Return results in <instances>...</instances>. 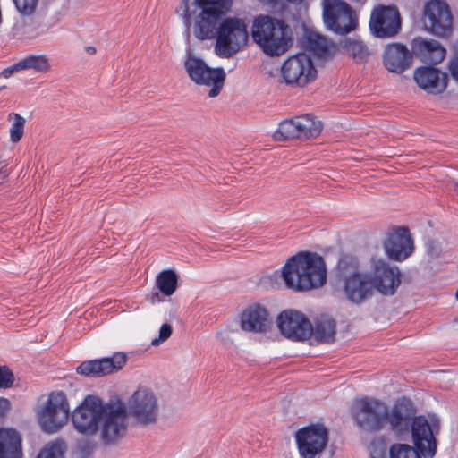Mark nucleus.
I'll return each instance as SVG.
<instances>
[{
  "mask_svg": "<svg viewBox=\"0 0 458 458\" xmlns=\"http://www.w3.org/2000/svg\"><path fill=\"white\" fill-rule=\"evenodd\" d=\"M106 408L99 398L87 396L72 415L75 428L86 435L97 433Z\"/></svg>",
  "mask_w": 458,
  "mask_h": 458,
  "instance_id": "11",
  "label": "nucleus"
},
{
  "mask_svg": "<svg viewBox=\"0 0 458 458\" xmlns=\"http://www.w3.org/2000/svg\"><path fill=\"white\" fill-rule=\"evenodd\" d=\"M13 3L21 14L30 15L36 11L38 0H13Z\"/></svg>",
  "mask_w": 458,
  "mask_h": 458,
  "instance_id": "36",
  "label": "nucleus"
},
{
  "mask_svg": "<svg viewBox=\"0 0 458 458\" xmlns=\"http://www.w3.org/2000/svg\"><path fill=\"white\" fill-rule=\"evenodd\" d=\"M7 120L9 123H11V127L9 130L10 140L13 143H17L21 140L23 136L26 120L16 113L9 114Z\"/></svg>",
  "mask_w": 458,
  "mask_h": 458,
  "instance_id": "32",
  "label": "nucleus"
},
{
  "mask_svg": "<svg viewBox=\"0 0 458 458\" xmlns=\"http://www.w3.org/2000/svg\"><path fill=\"white\" fill-rule=\"evenodd\" d=\"M412 61V50L402 43H390L385 48L383 64L391 72L402 73L411 66Z\"/></svg>",
  "mask_w": 458,
  "mask_h": 458,
  "instance_id": "21",
  "label": "nucleus"
},
{
  "mask_svg": "<svg viewBox=\"0 0 458 458\" xmlns=\"http://www.w3.org/2000/svg\"><path fill=\"white\" fill-rule=\"evenodd\" d=\"M11 408V403L8 399L0 397V417L5 415Z\"/></svg>",
  "mask_w": 458,
  "mask_h": 458,
  "instance_id": "41",
  "label": "nucleus"
},
{
  "mask_svg": "<svg viewBox=\"0 0 458 458\" xmlns=\"http://www.w3.org/2000/svg\"><path fill=\"white\" fill-rule=\"evenodd\" d=\"M232 0H195V10L191 12L187 4L183 7L184 23L196 38H207L215 30L216 21H220L231 7Z\"/></svg>",
  "mask_w": 458,
  "mask_h": 458,
  "instance_id": "4",
  "label": "nucleus"
},
{
  "mask_svg": "<svg viewBox=\"0 0 458 458\" xmlns=\"http://www.w3.org/2000/svg\"><path fill=\"white\" fill-rule=\"evenodd\" d=\"M454 51H455V55L458 56V41L454 45Z\"/></svg>",
  "mask_w": 458,
  "mask_h": 458,
  "instance_id": "46",
  "label": "nucleus"
},
{
  "mask_svg": "<svg viewBox=\"0 0 458 458\" xmlns=\"http://www.w3.org/2000/svg\"><path fill=\"white\" fill-rule=\"evenodd\" d=\"M273 326L267 310L253 304L243 310L240 317V327L242 331L253 334H267Z\"/></svg>",
  "mask_w": 458,
  "mask_h": 458,
  "instance_id": "19",
  "label": "nucleus"
},
{
  "mask_svg": "<svg viewBox=\"0 0 458 458\" xmlns=\"http://www.w3.org/2000/svg\"><path fill=\"white\" fill-rule=\"evenodd\" d=\"M427 252L432 259H437L442 253V245L438 241L428 240L427 242Z\"/></svg>",
  "mask_w": 458,
  "mask_h": 458,
  "instance_id": "39",
  "label": "nucleus"
},
{
  "mask_svg": "<svg viewBox=\"0 0 458 458\" xmlns=\"http://www.w3.org/2000/svg\"><path fill=\"white\" fill-rule=\"evenodd\" d=\"M221 88H211L208 95L209 98H216L219 95Z\"/></svg>",
  "mask_w": 458,
  "mask_h": 458,
  "instance_id": "44",
  "label": "nucleus"
},
{
  "mask_svg": "<svg viewBox=\"0 0 458 458\" xmlns=\"http://www.w3.org/2000/svg\"><path fill=\"white\" fill-rule=\"evenodd\" d=\"M21 437L13 428H0V458H22Z\"/></svg>",
  "mask_w": 458,
  "mask_h": 458,
  "instance_id": "26",
  "label": "nucleus"
},
{
  "mask_svg": "<svg viewBox=\"0 0 458 458\" xmlns=\"http://www.w3.org/2000/svg\"><path fill=\"white\" fill-rule=\"evenodd\" d=\"M295 440L301 458H319L328 444V430L322 425L305 427L296 432Z\"/></svg>",
  "mask_w": 458,
  "mask_h": 458,
  "instance_id": "10",
  "label": "nucleus"
},
{
  "mask_svg": "<svg viewBox=\"0 0 458 458\" xmlns=\"http://www.w3.org/2000/svg\"><path fill=\"white\" fill-rule=\"evenodd\" d=\"M17 66L21 70L33 69L36 72H47L50 68L49 60L45 55H30L20 60Z\"/></svg>",
  "mask_w": 458,
  "mask_h": 458,
  "instance_id": "30",
  "label": "nucleus"
},
{
  "mask_svg": "<svg viewBox=\"0 0 458 458\" xmlns=\"http://www.w3.org/2000/svg\"><path fill=\"white\" fill-rule=\"evenodd\" d=\"M448 70L452 78L454 80L456 83H458V56L455 55L454 58L450 60L448 64Z\"/></svg>",
  "mask_w": 458,
  "mask_h": 458,
  "instance_id": "40",
  "label": "nucleus"
},
{
  "mask_svg": "<svg viewBox=\"0 0 458 458\" xmlns=\"http://www.w3.org/2000/svg\"><path fill=\"white\" fill-rule=\"evenodd\" d=\"M413 79L418 86H447L448 75L434 66H420Z\"/></svg>",
  "mask_w": 458,
  "mask_h": 458,
  "instance_id": "27",
  "label": "nucleus"
},
{
  "mask_svg": "<svg viewBox=\"0 0 458 458\" xmlns=\"http://www.w3.org/2000/svg\"><path fill=\"white\" fill-rule=\"evenodd\" d=\"M424 90L427 91L429 95H442L445 89V88H422Z\"/></svg>",
  "mask_w": 458,
  "mask_h": 458,
  "instance_id": "43",
  "label": "nucleus"
},
{
  "mask_svg": "<svg viewBox=\"0 0 458 458\" xmlns=\"http://www.w3.org/2000/svg\"><path fill=\"white\" fill-rule=\"evenodd\" d=\"M173 332L172 326L169 324H163L159 329V335L157 338L152 340L153 346L159 345L160 343L168 339Z\"/></svg>",
  "mask_w": 458,
  "mask_h": 458,
  "instance_id": "38",
  "label": "nucleus"
},
{
  "mask_svg": "<svg viewBox=\"0 0 458 458\" xmlns=\"http://www.w3.org/2000/svg\"><path fill=\"white\" fill-rule=\"evenodd\" d=\"M14 380L13 374L7 367H0V389L10 387Z\"/></svg>",
  "mask_w": 458,
  "mask_h": 458,
  "instance_id": "37",
  "label": "nucleus"
},
{
  "mask_svg": "<svg viewBox=\"0 0 458 458\" xmlns=\"http://www.w3.org/2000/svg\"><path fill=\"white\" fill-rule=\"evenodd\" d=\"M199 40L216 38L215 52L223 58L235 55L246 45L249 34L245 22L240 18H222L215 24V30L207 38H197Z\"/></svg>",
  "mask_w": 458,
  "mask_h": 458,
  "instance_id": "5",
  "label": "nucleus"
},
{
  "mask_svg": "<svg viewBox=\"0 0 458 458\" xmlns=\"http://www.w3.org/2000/svg\"><path fill=\"white\" fill-rule=\"evenodd\" d=\"M273 276L282 278L287 289L305 293L324 286L327 271L320 255L300 252L288 259L281 271H276Z\"/></svg>",
  "mask_w": 458,
  "mask_h": 458,
  "instance_id": "2",
  "label": "nucleus"
},
{
  "mask_svg": "<svg viewBox=\"0 0 458 458\" xmlns=\"http://www.w3.org/2000/svg\"><path fill=\"white\" fill-rule=\"evenodd\" d=\"M354 418L358 425L366 430H380L386 423L387 406L380 401L363 398L356 403Z\"/></svg>",
  "mask_w": 458,
  "mask_h": 458,
  "instance_id": "12",
  "label": "nucleus"
},
{
  "mask_svg": "<svg viewBox=\"0 0 458 458\" xmlns=\"http://www.w3.org/2000/svg\"><path fill=\"white\" fill-rule=\"evenodd\" d=\"M322 128L321 121L312 114H306L281 122L273 134V139L276 141L309 140L318 137Z\"/></svg>",
  "mask_w": 458,
  "mask_h": 458,
  "instance_id": "8",
  "label": "nucleus"
},
{
  "mask_svg": "<svg viewBox=\"0 0 458 458\" xmlns=\"http://www.w3.org/2000/svg\"><path fill=\"white\" fill-rule=\"evenodd\" d=\"M276 322L281 334L293 341L306 340L313 332L311 323L300 311L284 310L278 315Z\"/></svg>",
  "mask_w": 458,
  "mask_h": 458,
  "instance_id": "17",
  "label": "nucleus"
},
{
  "mask_svg": "<svg viewBox=\"0 0 458 458\" xmlns=\"http://www.w3.org/2000/svg\"><path fill=\"white\" fill-rule=\"evenodd\" d=\"M307 45L308 48L318 58L329 56L335 48L331 41L317 32H311L308 35Z\"/></svg>",
  "mask_w": 458,
  "mask_h": 458,
  "instance_id": "28",
  "label": "nucleus"
},
{
  "mask_svg": "<svg viewBox=\"0 0 458 458\" xmlns=\"http://www.w3.org/2000/svg\"><path fill=\"white\" fill-rule=\"evenodd\" d=\"M415 411L408 400L398 401L391 409L387 408L386 422L397 435L406 434L411 428Z\"/></svg>",
  "mask_w": 458,
  "mask_h": 458,
  "instance_id": "22",
  "label": "nucleus"
},
{
  "mask_svg": "<svg viewBox=\"0 0 458 458\" xmlns=\"http://www.w3.org/2000/svg\"><path fill=\"white\" fill-rule=\"evenodd\" d=\"M177 280L174 270H163L156 277V285L164 295L171 296L177 288Z\"/></svg>",
  "mask_w": 458,
  "mask_h": 458,
  "instance_id": "29",
  "label": "nucleus"
},
{
  "mask_svg": "<svg viewBox=\"0 0 458 458\" xmlns=\"http://www.w3.org/2000/svg\"><path fill=\"white\" fill-rule=\"evenodd\" d=\"M281 71L283 78L288 84L304 85L312 82L317 77V70L311 58L305 53L290 56L283 64Z\"/></svg>",
  "mask_w": 458,
  "mask_h": 458,
  "instance_id": "15",
  "label": "nucleus"
},
{
  "mask_svg": "<svg viewBox=\"0 0 458 458\" xmlns=\"http://www.w3.org/2000/svg\"><path fill=\"white\" fill-rule=\"evenodd\" d=\"M125 362V355L116 353L111 358L84 361L76 370L79 374L87 377H102L122 369Z\"/></svg>",
  "mask_w": 458,
  "mask_h": 458,
  "instance_id": "23",
  "label": "nucleus"
},
{
  "mask_svg": "<svg viewBox=\"0 0 458 458\" xmlns=\"http://www.w3.org/2000/svg\"><path fill=\"white\" fill-rule=\"evenodd\" d=\"M323 21L327 30L339 35L354 30L358 20L352 7L343 0H323Z\"/></svg>",
  "mask_w": 458,
  "mask_h": 458,
  "instance_id": "9",
  "label": "nucleus"
},
{
  "mask_svg": "<svg viewBox=\"0 0 458 458\" xmlns=\"http://www.w3.org/2000/svg\"><path fill=\"white\" fill-rule=\"evenodd\" d=\"M454 323H458V317L454 319Z\"/></svg>",
  "mask_w": 458,
  "mask_h": 458,
  "instance_id": "49",
  "label": "nucleus"
},
{
  "mask_svg": "<svg viewBox=\"0 0 458 458\" xmlns=\"http://www.w3.org/2000/svg\"><path fill=\"white\" fill-rule=\"evenodd\" d=\"M369 27L377 38H391L401 30V17L396 7L378 6L373 10Z\"/></svg>",
  "mask_w": 458,
  "mask_h": 458,
  "instance_id": "18",
  "label": "nucleus"
},
{
  "mask_svg": "<svg viewBox=\"0 0 458 458\" xmlns=\"http://www.w3.org/2000/svg\"><path fill=\"white\" fill-rule=\"evenodd\" d=\"M69 415L70 406L66 395L61 391L50 393L36 409L38 423L48 434L58 432L68 422Z\"/></svg>",
  "mask_w": 458,
  "mask_h": 458,
  "instance_id": "6",
  "label": "nucleus"
},
{
  "mask_svg": "<svg viewBox=\"0 0 458 458\" xmlns=\"http://www.w3.org/2000/svg\"><path fill=\"white\" fill-rule=\"evenodd\" d=\"M454 298H455V300L458 301V288H457V289H456V291H455Z\"/></svg>",
  "mask_w": 458,
  "mask_h": 458,
  "instance_id": "47",
  "label": "nucleus"
},
{
  "mask_svg": "<svg viewBox=\"0 0 458 458\" xmlns=\"http://www.w3.org/2000/svg\"><path fill=\"white\" fill-rule=\"evenodd\" d=\"M189 76L197 84L219 86L224 83L225 73L223 69H211L202 60L189 58L185 62Z\"/></svg>",
  "mask_w": 458,
  "mask_h": 458,
  "instance_id": "20",
  "label": "nucleus"
},
{
  "mask_svg": "<svg viewBox=\"0 0 458 458\" xmlns=\"http://www.w3.org/2000/svg\"><path fill=\"white\" fill-rule=\"evenodd\" d=\"M252 38L270 56L284 54L291 45V29L284 21L270 16L255 18L251 29Z\"/></svg>",
  "mask_w": 458,
  "mask_h": 458,
  "instance_id": "3",
  "label": "nucleus"
},
{
  "mask_svg": "<svg viewBox=\"0 0 458 458\" xmlns=\"http://www.w3.org/2000/svg\"><path fill=\"white\" fill-rule=\"evenodd\" d=\"M125 411L139 425L155 424L159 417L157 396L151 389L140 387L128 399Z\"/></svg>",
  "mask_w": 458,
  "mask_h": 458,
  "instance_id": "7",
  "label": "nucleus"
},
{
  "mask_svg": "<svg viewBox=\"0 0 458 458\" xmlns=\"http://www.w3.org/2000/svg\"><path fill=\"white\" fill-rule=\"evenodd\" d=\"M454 191L458 194V182H454Z\"/></svg>",
  "mask_w": 458,
  "mask_h": 458,
  "instance_id": "45",
  "label": "nucleus"
},
{
  "mask_svg": "<svg viewBox=\"0 0 458 458\" xmlns=\"http://www.w3.org/2000/svg\"><path fill=\"white\" fill-rule=\"evenodd\" d=\"M437 423L430 425L422 416L416 417L411 424V432L415 448L423 458H433L437 453V442L436 435L438 434Z\"/></svg>",
  "mask_w": 458,
  "mask_h": 458,
  "instance_id": "14",
  "label": "nucleus"
},
{
  "mask_svg": "<svg viewBox=\"0 0 458 458\" xmlns=\"http://www.w3.org/2000/svg\"><path fill=\"white\" fill-rule=\"evenodd\" d=\"M425 26L438 37H447L452 31L453 16L448 4L441 0H431L424 8Z\"/></svg>",
  "mask_w": 458,
  "mask_h": 458,
  "instance_id": "16",
  "label": "nucleus"
},
{
  "mask_svg": "<svg viewBox=\"0 0 458 458\" xmlns=\"http://www.w3.org/2000/svg\"><path fill=\"white\" fill-rule=\"evenodd\" d=\"M347 53L357 62H362L369 55L368 47L360 40H350L345 46Z\"/></svg>",
  "mask_w": 458,
  "mask_h": 458,
  "instance_id": "35",
  "label": "nucleus"
},
{
  "mask_svg": "<svg viewBox=\"0 0 458 458\" xmlns=\"http://www.w3.org/2000/svg\"><path fill=\"white\" fill-rule=\"evenodd\" d=\"M126 428L125 408L122 404L106 406L98 429L104 443H117L124 436Z\"/></svg>",
  "mask_w": 458,
  "mask_h": 458,
  "instance_id": "13",
  "label": "nucleus"
},
{
  "mask_svg": "<svg viewBox=\"0 0 458 458\" xmlns=\"http://www.w3.org/2000/svg\"><path fill=\"white\" fill-rule=\"evenodd\" d=\"M66 445L64 441L56 440L47 444L36 458H64Z\"/></svg>",
  "mask_w": 458,
  "mask_h": 458,
  "instance_id": "33",
  "label": "nucleus"
},
{
  "mask_svg": "<svg viewBox=\"0 0 458 458\" xmlns=\"http://www.w3.org/2000/svg\"><path fill=\"white\" fill-rule=\"evenodd\" d=\"M88 51L91 52V53H94L95 52V48L94 47H89Z\"/></svg>",
  "mask_w": 458,
  "mask_h": 458,
  "instance_id": "48",
  "label": "nucleus"
},
{
  "mask_svg": "<svg viewBox=\"0 0 458 458\" xmlns=\"http://www.w3.org/2000/svg\"><path fill=\"white\" fill-rule=\"evenodd\" d=\"M412 54L424 63L440 64L446 55L445 48L437 40L415 38L411 42Z\"/></svg>",
  "mask_w": 458,
  "mask_h": 458,
  "instance_id": "25",
  "label": "nucleus"
},
{
  "mask_svg": "<svg viewBox=\"0 0 458 458\" xmlns=\"http://www.w3.org/2000/svg\"><path fill=\"white\" fill-rule=\"evenodd\" d=\"M389 458H423L420 452L407 444H394L389 449Z\"/></svg>",
  "mask_w": 458,
  "mask_h": 458,
  "instance_id": "34",
  "label": "nucleus"
},
{
  "mask_svg": "<svg viewBox=\"0 0 458 458\" xmlns=\"http://www.w3.org/2000/svg\"><path fill=\"white\" fill-rule=\"evenodd\" d=\"M386 255L393 260L403 261L411 255L413 241L407 229L400 228L390 234L384 243Z\"/></svg>",
  "mask_w": 458,
  "mask_h": 458,
  "instance_id": "24",
  "label": "nucleus"
},
{
  "mask_svg": "<svg viewBox=\"0 0 458 458\" xmlns=\"http://www.w3.org/2000/svg\"><path fill=\"white\" fill-rule=\"evenodd\" d=\"M401 272L383 258L373 256L365 272L353 271L342 276V289L347 301L361 304L370 299L375 292L394 295L401 284Z\"/></svg>",
  "mask_w": 458,
  "mask_h": 458,
  "instance_id": "1",
  "label": "nucleus"
},
{
  "mask_svg": "<svg viewBox=\"0 0 458 458\" xmlns=\"http://www.w3.org/2000/svg\"><path fill=\"white\" fill-rule=\"evenodd\" d=\"M21 66H17V63L14 64L13 65L4 69L0 76H3L4 78H9L14 72H18V71H21Z\"/></svg>",
  "mask_w": 458,
  "mask_h": 458,
  "instance_id": "42",
  "label": "nucleus"
},
{
  "mask_svg": "<svg viewBox=\"0 0 458 458\" xmlns=\"http://www.w3.org/2000/svg\"><path fill=\"white\" fill-rule=\"evenodd\" d=\"M315 335L318 339L323 342H331L335 338V323L331 318L319 319L314 329Z\"/></svg>",
  "mask_w": 458,
  "mask_h": 458,
  "instance_id": "31",
  "label": "nucleus"
}]
</instances>
